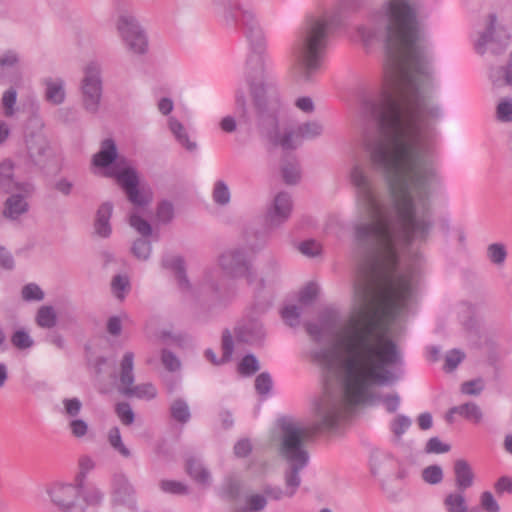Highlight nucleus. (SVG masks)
<instances>
[{
    "mask_svg": "<svg viewBox=\"0 0 512 512\" xmlns=\"http://www.w3.org/2000/svg\"><path fill=\"white\" fill-rule=\"evenodd\" d=\"M419 10V0H388L383 31L357 28L365 45L383 42L389 86L364 94L360 103V115L377 127L365 136L364 148L373 168L385 177L389 199L380 198L363 162L354 161L347 174L358 209L353 223L357 268L354 305L334 341L344 352L346 367L358 368L361 379H380L383 364L403 363L387 326L412 301L416 272L398 269L399 251L427 242L434 228L431 198L443 186L430 145L443 112L425 95L435 87V77Z\"/></svg>",
    "mask_w": 512,
    "mask_h": 512,
    "instance_id": "obj_1",
    "label": "nucleus"
},
{
    "mask_svg": "<svg viewBox=\"0 0 512 512\" xmlns=\"http://www.w3.org/2000/svg\"><path fill=\"white\" fill-rule=\"evenodd\" d=\"M346 357L340 345L334 341L328 348H321L313 353V360L325 374L323 395L315 402L314 420L309 426L290 417L277 420V434L274 440L278 443L280 455L287 461L289 469L285 473L286 490L280 487L266 486L264 496L280 500L283 496L292 497L301 483L299 472L308 464L309 455L304 443L318 432L330 431L350 415L358 404H374L373 392L376 386L391 385L402 375L400 367L403 363L383 364L380 375H392L393 379L362 380L358 368H347Z\"/></svg>",
    "mask_w": 512,
    "mask_h": 512,
    "instance_id": "obj_2",
    "label": "nucleus"
},
{
    "mask_svg": "<svg viewBox=\"0 0 512 512\" xmlns=\"http://www.w3.org/2000/svg\"><path fill=\"white\" fill-rule=\"evenodd\" d=\"M340 24L337 14L307 18L294 44L295 73L301 81L310 82L319 73L331 30Z\"/></svg>",
    "mask_w": 512,
    "mask_h": 512,
    "instance_id": "obj_3",
    "label": "nucleus"
},
{
    "mask_svg": "<svg viewBox=\"0 0 512 512\" xmlns=\"http://www.w3.org/2000/svg\"><path fill=\"white\" fill-rule=\"evenodd\" d=\"M213 6L225 26L237 28L239 23L242 24L252 50L246 67L255 68L260 73L265 66L266 38L252 7L241 0H213Z\"/></svg>",
    "mask_w": 512,
    "mask_h": 512,
    "instance_id": "obj_4",
    "label": "nucleus"
},
{
    "mask_svg": "<svg viewBox=\"0 0 512 512\" xmlns=\"http://www.w3.org/2000/svg\"><path fill=\"white\" fill-rule=\"evenodd\" d=\"M223 274L232 278L244 277L251 285L256 280L250 251L247 248L235 247L224 251L218 257V267L207 269L194 294L197 298L210 301L221 299Z\"/></svg>",
    "mask_w": 512,
    "mask_h": 512,
    "instance_id": "obj_5",
    "label": "nucleus"
},
{
    "mask_svg": "<svg viewBox=\"0 0 512 512\" xmlns=\"http://www.w3.org/2000/svg\"><path fill=\"white\" fill-rule=\"evenodd\" d=\"M246 80L256 112L260 116L269 114L274 123L272 112L278 105V93L275 86L265 79V66L260 73H257L255 68L246 67Z\"/></svg>",
    "mask_w": 512,
    "mask_h": 512,
    "instance_id": "obj_6",
    "label": "nucleus"
},
{
    "mask_svg": "<svg viewBox=\"0 0 512 512\" xmlns=\"http://www.w3.org/2000/svg\"><path fill=\"white\" fill-rule=\"evenodd\" d=\"M81 104L90 113H98L103 96L102 65L97 60L88 61L82 68L79 83Z\"/></svg>",
    "mask_w": 512,
    "mask_h": 512,
    "instance_id": "obj_7",
    "label": "nucleus"
},
{
    "mask_svg": "<svg viewBox=\"0 0 512 512\" xmlns=\"http://www.w3.org/2000/svg\"><path fill=\"white\" fill-rule=\"evenodd\" d=\"M115 178L118 185L124 190L128 200L134 205L133 211H142L152 201V192L149 188L139 186V175L131 165H117L107 172Z\"/></svg>",
    "mask_w": 512,
    "mask_h": 512,
    "instance_id": "obj_8",
    "label": "nucleus"
},
{
    "mask_svg": "<svg viewBox=\"0 0 512 512\" xmlns=\"http://www.w3.org/2000/svg\"><path fill=\"white\" fill-rule=\"evenodd\" d=\"M511 39V33L503 21L496 14L490 13L484 20V28L479 32L474 46L479 54H484L488 50L500 54L507 49Z\"/></svg>",
    "mask_w": 512,
    "mask_h": 512,
    "instance_id": "obj_9",
    "label": "nucleus"
},
{
    "mask_svg": "<svg viewBox=\"0 0 512 512\" xmlns=\"http://www.w3.org/2000/svg\"><path fill=\"white\" fill-rule=\"evenodd\" d=\"M115 27L128 52L138 56L145 55L148 52L149 41L147 33L133 15L128 13L119 14Z\"/></svg>",
    "mask_w": 512,
    "mask_h": 512,
    "instance_id": "obj_10",
    "label": "nucleus"
},
{
    "mask_svg": "<svg viewBox=\"0 0 512 512\" xmlns=\"http://www.w3.org/2000/svg\"><path fill=\"white\" fill-rule=\"evenodd\" d=\"M323 125L319 121H308L298 125L296 128L280 129L275 127L269 134L270 140L281 146L283 149H295L303 140H313L323 133Z\"/></svg>",
    "mask_w": 512,
    "mask_h": 512,
    "instance_id": "obj_11",
    "label": "nucleus"
},
{
    "mask_svg": "<svg viewBox=\"0 0 512 512\" xmlns=\"http://www.w3.org/2000/svg\"><path fill=\"white\" fill-rule=\"evenodd\" d=\"M82 480L80 482H55L49 485L46 493L50 502L59 512H85V505L81 500Z\"/></svg>",
    "mask_w": 512,
    "mask_h": 512,
    "instance_id": "obj_12",
    "label": "nucleus"
},
{
    "mask_svg": "<svg viewBox=\"0 0 512 512\" xmlns=\"http://www.w3.org/2000/svg\"><path fill=\"white\" fill-rule=\"evenodd\" d=\"M33 193L11 192L3 203L2 216L10 222L20 223L30 210L28 198Z\"/></svg>",
    "mask_w": 512,
    "mask_h": 512,
    "instance_id": "obj_13",
    "label": "nucleus"
},
{
    "mask_svg": "<svg viewBox=\"0 0 512 512\" xmlns=\"http://www.w3.org/2000/svg\"><path fill=\"white\" fill-rule=\"evenodd\" d=\"M292 212L291 196L286 192L278 193L266 213V224L269 228H278L285 223Z\"/></svg>",
    "mask_w": 512,
    "mask_h": 512,
    "instance_id": "obj_14",
    "label": "nucleus"
},
{
    "mask_svg": "<svg viewBox=\"0 0 512 512\" xmlns=\"http://www.w3.org/2000/svg\"><path fill=\"white\" fill-rule=\"evenodd\" d=\"M43 126L41 121H36V129L28 130L25 134L26 152L33 163H37L49 149V142L43 133Z\"/></svg>",
    "mask_w": 512,
    "mask_h": 512,
    "instance_id": "obj_15",
    "label": "nucleus"
},
{
    "mask_svg": "<svg viewBox=\"0 0 512 512\" xmlns=\"http://www.w3.org/2000/svg\"><path fill=\"white\" fill-rule=\"evenodd\" d=\"M14 168L15 164L10 159H4L0 162V190L5 193L13 191L33 193L34 186L30 182L16 180Z\"/></svg>",
    "mask_w": 512,
    "mask_h": 512,
    "instance_id": "obj_16",
    "label": "nucleus"
},
{
    "mask_svg": "<svg viewBox=\"0 0 512 512\" xmlns=\"http://www.w3.org/2000/svg\"><path fill=\"white\" fill-rule=\"evenodd\" d=\"M92 164L103 169V175L109 177L107 172L117 165H129L126 161L117 160V148L113 140L106 139L101 143L100 150L94 154Z\"/></svg>",
    "mask_w": 512,
    "mask_h": 512,
    "instance_id": "obj_17",
    "label": "nucleus"
},
{
    "mask_svg": "<svg viewBox=\"0 0 512 512\" xmlns=\"http://www.w3.org/2000/svg\"><path fill=\"white\" fill-rule=\"evenodd\" d=\"M21 56L16 50H6L0 55V80L8 76V71L12 74L9 81L15 85L20 84L22 73L20 71Z\"/></svg>",
    "mask_w": 512,
    "mask_h": 512,
    "instance_id": "obj_18",
    "label": "nucleus"
},
{
    "mask_svg": "<svg viewBox=\"0 0 512 512\" xmlns=\"http://www.w3.org/2000/svg\"><path fill=\"white\" fill-rule=\"evenodd\" d=\"M163 268L171 270L177 279L178 286L182 291H190L192 286L187 278L184 259L179 255H166L162 258Z\"/></svg>",
    "mask_w": 512,
    "mask_h": 512,
    "instance_id": "obj_19",
    "label": "nucleus"
},
{
    "mask_svg": "<svg viewBox=\"0 0 512 512\" xmlns=\"http://www.w3.org/2000/svg\"><path fill=\"white\" fill-rule=\"evenodd\" d=\"M134 354L131 351L125 352L120 362L119 372V385L118 391L124 395L125 391L128 390L134 384Z\"/></svg>",
    "mask_w": 512,
    "mask_h": 512,
    "instance_id": "obj_20",
    "label": "nucleus"
},
{
    "mask_svg": "<svg viewBox=\"0 0 512 512\" xmlns=\"http://www.w3.org/2000/svg\"><path fill=\"white\" fill-rule=\"evenodd\" d=\"M455 485L457 490L466 491L474 484V472L470 464L464 459H458L454 463Z\"/></svg>",
    "mask_w": 512,
    "mask_h": 512,
    "instance_id": "obj_21",
    "label": "nucleus"
},
{
    "mask_svg": "<svg viewBox=\"0 0 512 512\" xmlns=\"http://www.w3.org/2000/svg\"><path fill=\"white\" fill-rule=\"evenodd\" d=\"M44 85L46 101L53 105H61L65 101V81L62 78H46Z\"/></svg>",
    "mask_w": 512,
    "mask_h": 512,
    "instance_id": "obj_22",
    "label": "nucleus"
},
{
    "mask_svg": "<svg viewBox=\"0 0 512 512\" xmlns=\"http://www.w3.org/2000/svg\"><path fill=\"white\" fill-rule=\"evenodd\" d=\"M239 340L247 343L259 341L264 336L263 325L256 319H252L236 330Z\"/></svg>",
    "mask_w": 512,
    "mask_h": 512,
    "instance_id": "obj_23",
    "label": "nucleus"
},
{
    "mask_svg": "<svg viewBox=\"0 0 512 512\" xmlns=\"http://www.w3.org/2000/svg\"><path fill=\"white\" fill-rule=\"evenodd\" d=\"M113 206L109 202L103 203L96 213L95 231L101 237H108L111 233L109 220L112 215Z\"/></svg>",
    "mask_w": 512,
    "mask_h": 512,
    "instance_id": "obj_24",
    "label": "nucleus"
},
{
    "mask_svg": "<svg viewBox=\"0 0 512 512\" xmlns=\"http://www.w3.org/2000/svg\"><path fill=\"white\" fill-rule=\"evenodd\" d=\"M489 78L494 87L512 86V52L505 66L491 69Z\"/></svg>",
    "mask_w": 512,
    "mask_h": 512,
    "instance_id": "obj_25",
    "label": "nucleus"
},
{
    "mask_svg": "<svg viewBox=\"0 0 512 512\" xmlns=\"http://www.w3.org/2000/svg\"><path fill=\"white\" fill-rule=\"evenodd\" d=\"M446 512H468V501L465 491L455 490L447 493L443 499Z\"/></svg>",
    "mask_w": 512,
    "mask_h": 512,
    "instance_id": "obj_26",
    "label": "nucleus"
},
{
    "mask_svg": "<svg viewBox=\"0 0 512 512\" xmlns=\"http://www.w3.org/2000/svg\"><path fill=\"white\" fill-rule=\"evenodd\" d=\"M233 353V340L230 332L225 330L222 334V357L218 360L211 349L205 351L206 358L213 364L219 365L230 360Z\"/></svg>",
    "mask_w": 512,
    "mask_h": 512,
    "instance_id": "obj_27",
    "label": "nucleus"
},
{
    "mask_svg": "<svg viewBox=\"0 0 512 512\" xmlns=\"http://www.w3.org/2000/svg\"><path fill=\"white\" fill-rule=\"evenodd\" d=\"M168 126L179 144L189 151H193L196 148V143L189 140L184 126L176 118L170 117L168 119Z\"/></svg>",
    "mask_w": 512,
    "mask_h": 512,
    "instance_id": "obj_28",
    "label": "nucleus"
},
{
    "mask_svg": "<svg viewBox=\"0 0 512 512\" xmlns=\"http://www.w3.org/2000/svg\"><path fill=\"white\" fill-rule=\"evenodd\" d=\"M187 473L199 484L208 485L211 480L209 471L195 458L187 460Z\"/></svg>",
    "mask_w": 512,
    "mask_h": 512,
    "instance_id": "obj_29",
    "label": "nucleus"
},
{
    "mask_svg": "<svg viewBox=\"0 0 512 512\" xmlns=\"http://www.w3.org/2000/svg\"><path fill=\"white\" fill-rule=\"evenodd\" d=\"M104 499V493L94 484L84 485L82 482L81 488V500L83 504L90 506H97L102 503Z\"/></svg>",
    "mask_w": 512,
    "mask_h": 512,
    "instance_id": "obj_30",
    "label": "nucleus"
},
{
    "mask_svg": "<svg viewBox=\"0 0 512 512\" xmlns=\"http://www.w3.org/2000/svg\"><path fill=\"white\" fill-rule=\"evenodd\" d=\"M451 413H456L465 419L474 423H479L482 420L483 414L478 405L475 403H465L451 408Z\"/></svg>",
    "mask_w": 512,
    "mask_h": 512,
    "instance_id": "obj_31",
    "label": "nucleus"
},
{
    "mask_svg": "<svg viewBox=\"0 0 512 512\" xmlns=\"http://www.w3.org/2000/svg\"><path fill=\"white\" fill-rule=\"evenodd\" d=\"M157 395V390L151 383H143L139 385H132L128 390L125 391L124 396L136 397L139 399L151 400Z\"/></svg>",
    "mask_w": 512,
    "mask_h": 512,
    "instance_id": "obj_32",
    "label": "nucleus"
},
{
    "mask_svg": "<svg viewBox=\"0 0 512 512\" xmlns=\"http://www.w3.org/2000/svg\"><path fill=\"white\" fill-rule=\"evenodd\" d=\"M488 260L497 267H502L507 258V249L503 243H492L487 247Z\"/></svg>",
    "mask_w": 512,
    "mask_h": 512,
    "instance_id": "obj_33",
    "label": "nucleus"
},
{
    "mask_svg": "<svg viewBox=\"0 0 512 512\" xmlns=\"http://www.w3.org/2000/svg\"><path fill=\"white\" fill-rule=\"evenodd\" d=\"M36 323L41 328L50 329L56 325V313L52 306H41L36 314Z\"/></svg>",
    "mask_w": 512,
    "mask_h": 512,
    "instance_id": "obj_34",
    "label": "nucleus"
},
{
    "mask_svg": "<svg viewBox=\"0 0 512 512\" xmlns=\"http://www.w3.org/2000/svg\"><path fill=\"white\" fill-rule=\"evenodd\" d=\"M212 199L217 205L220 206H226L230 203L231 193L225 181L217 180L214 183Z\"/></svg>",
    "mask_w": 512,
    "mask_h": 512,
    "instance_id": "obj_35",
    "label": "nucleus"
},
{
    "mask_svg": "<svg viewBox=\"0 0 512 512\" xmlns=\"http://www.w3.org/2000/svg\"><path fill=\"white\" fill-rule=\"evenodd\" d=\"M245 506L238 508L236 512H256L263 510L267 505V499L264 495L253 493L246 497Z\"/></svg>",
    "mask_w": 512,
    "mask_h": 512,
    "instance_id": "obj_36",
    "label": "nucleus"
},
{
    "mask_svg": "<svg viewBox=\"0 0 512 512\" xmlns=\"http://www.w3.org/2000/svg\"><path fill=\"white\" fill-rule=\"evenodd\" d=\"M17 101V91L14 87H10L4 91L1 104L3 107V114L5 117H13L15 115V105Z\"/></svg>",
    "mask_w": 512,
    "mask_h": 512,
    "instance_id": "obj_37",
    "label": "nucleus"
},
{
    "mask_svg": "<svg viewBox=\"0 0 512 512\" xmlns=\"http://www.w3.org/2000/svg\"><path fill=\"white\" fill-rule=\"evenodd\" d=\"M108 442L111 447L125 458L130 457V450L124 445L118 427H112L108 432Z\"/></svg>",
    "mask_w": 512,
    "mask_h": 512,
    "instance_id": "obj_38",
    "label": "nucleus"
},
{
    "mask_svg": "<svg viewBox=\"0 0 512 512\" xmlns=\"http://www.w3.org/2000/svg\"><path fill=\"white\" fill-rule=\"evenodd\" d=\"M171 416L174 420L186 423L190 419V410L188 404L182 399L173 401L170 407Z\"/></svg>",
    "mask_w": 512,
    "mask_h": 512,
    "instance_id": "obj_39",
    "label": "nucleus"
},
{
    "mask_svg": "<svg viewBox=\"0 0 512 512\" xmlns=\"http://www.w3.org/2000/svg\"><path fill=\"white\" fill-rule=\"evenodd\" d=\"M132 254L141 261H146L149 259L152 246L149 240L145 238H139L135 240L131 247Z\"/></svg>",
    "mask_w": 512,
    "mask_h": 512,
    "instance_id": "obj_40",
    "label": "nucleus"
},
{
    "mask_svg": "<svg viewBox=\"0 0 512 512\" xmlns=\"http://www.w3.org/2000/svg\"><path fill=\"white\" fill-rule=\"evenodd\" d=\"M496 118L499 122H512V98H502L496 106Z\"/></svg>",
    "mask_w": 512,
    "mask_h": 512,
    "instance_id": "obj_41",
    "label": "nucleus"
},
{
    "mask_svg": "<svg viewBox=\"0 0 512 512\" xmlns=\"http://www.w3.org/2000/svg\"><path fill=\"white\" fill-rule=\"evenodd\" d=\"M140 211H132L129 216V224L143 237L151 235V225L143 219L138 213Z\"/></svg>",
    "mask_w": 512,
    "mask_h": 512,
    "instance_id": "obj_42",
    "label": "nucleus"
},
{
    "mask_svg": "<svg viewBox=\"0 0 512 512\" xmlns=\"http://www.w3.org/2000/svg\"><path fill=\"white\" fill-rule=\"evenodd\" d=\"M282 177L287 184H295L300 179V169L297 161H287L282 165Z\"/></svg>",
    "mask_w": 512,
    "mask_h": 512,
    "instance_id": "obj_43",
    "label": "nucleus"
},
{
    "mask_svg": "<svg viewBox=\"0 0 512 512\" xmlns=\"http://www.w3.org/2000/svg\"><path fill=\"white\" fill-rule=\"evenodd\" d=\"M113 489L115 494L120 498L130 496L134 492L133 487L124 475H116L114 477Z\"/></svg>",
    "mask_w": 512,
    "mask_h": 512,
    "instance_id": "obj_44",
    "label": "nucleus"
},
{
    "mask_svg": "<svg viewBox=\"0 0 512 512\" xmlns=\"http://www.w3.org/2000/svg\"><path fill=\"white\" fill-rule=\"evenodd\" d=\"M111 288L113 294L118 299L122 300L125 297V294L129 291V279L126 276L117 275L111 282Z\"/></svg>",
    "mask_w": 512,
    "mask_h": 512,
    "instance_id": "obj_45",
    "label": "nucleus"
},
{
    "mask_svg": "<svg viewBox=\"0 0 512 512\" xmlns=\"http://www.w3.org/2000/svg\"><path fill=\"white\" fill-rule=\"evenodd\" d=\"M301 311L296 305H287L281 311V316L286 324L291 327L299 325Z\"/></svg>",
    "mask_w": 512,
    "mask_h": 512,
    "instance_id": "obj_46",
    "label": "nucleus"
},
{
    "mask_svg": "<svg viewBox=\"0 0 512 512\" xmlns=\"http://www.w3.org/2000/svg\"><path fill=\"white\" fill-rule=\"evenodd\" d=\"M479 504L485 512H500V505L490 491L480 494Z\"/></svg>",
    "mask_w": 512,
    "mask_h": 512,
    "instance_id": "obj_47",
    "label": "nucleus"
},
{
    "mask_svg": "<svg viewBox=\"0 0 512 512\" xmlns=\"http://www.w3.org/2000/svg\"><path fill=\"white\" fill-rule=\"evenodd\" d=\"M11 343L18 349H28L33 346L34 341L25 330L19 329L12 335Z\"/></svg>",
    "mask_w": 512,
    "mask_h": 512,
    "instance_id": "obj_48",
    "label": "nucleus"
},
{
    "mask_svg": "<svg viewBox=\"0 0 512 512\" xmlns=\"http://www.w3.org/2000/svg\"><path fill=\"white\" fill-rule=\"evenodd\" d=\"M68 428L71 435L77 439L85 437L89 432L88 423L79 418H75L69 421Z\"/></svg>",
    "mask_w": 512,
    "mask_h": 512,
    "instance_id": "obj_49",
    "label": "nucleus"
},
{
    "mask_svg": "<svg viewBox=\"0 0 512 512\" xmlns=\"http://www.w3.org/2000/svg\"><path fill=\"white\" fill-rule=\"evenodd\" d=\"M22 298L25 301H41L44 299V292L35 283H29L22 288Z\"/></svg>",
    "mask_w": 512,
    "mask_h": 512,
    "instance_id": "obj_50",
    "label": "nucleus"
},
{
    "mask_svg": "<svg viewBox=\"0 0 512 512\" xmlns=\"http://www.w3.org/2000/svg\"><path fill=\"white\" fill-rule=\"evenodd\" d=\"M410 425V418L404 415H398L391 422L390 428L393 434L399 439L408 430Z\"/></svg>",
    "mask_w": 512,
    "mask_h": 512,
    "instance_id": "obj_51",
    "label": "nucleus"
},
{
    "mask_svg": "<svg viewBox=\"0 0 512 512\" xmlns=\"http://www.w3.org/2000/svg\"><path fill=\"white\" fill-rule=\"evenodd\" d=\"M259 370L258 360L253 355H246L239 363L238 371L242 375H252Z\"/></svg>",
    "mask_w": 512,
    "mask_h": 512,
    "instance_id": "obj_52",
    "label": "nucleus"
},
{
    "mask_svg": "<svg viewBox=\"0 0 512 512\" xmlns=\"http://www.w3.org/2000/svg\"><path fill=\"white\" fill-rule=\"evenodd\" d=\"M115 412L124 425H131L134 422V412L131 406L126 402H121L116 405Z\"/></svg>",
    "mask_w": 512,
    "mask_h": 512,
    "instance_id": "obj_53",
    "label": "nucleus"
},
{
    "mask_svg": "<svg viewBox=\"0 0 512 512\" xmlns=\"http://www.w3.org/2000/svg\"><path fill=\"white\" fill-rule=\"evenodd\" d=\"M422 477L429 484H438L443 479V472L440 466L431 465L423 470Z\"/></svg>",
    "mask_w": 512,
    "mask_h": 512,
    "instance_id": "obj_54",
    "label": "nucleus"
},
{
    "mask_svg": "<svg viewBox=\"0 0 512 512\" xmlns=\"http://www.w3.org/2000/svg\"><path fill=\"white\" fill-rule=\"evenodd\" d=\"M298 250L307 257H316L320 255L322 247L315 240H305L299 244Z\"/></svg>",
    "mask_w": 512,
    "mask_h": 512,
    "instance_id": "obj_55",
    "label": "nucleus"
},
{
    "mask_svg": "<svg viewBox=\"0 0 512 512\" xmlns=\"http://www.w3.org/2000/svg\"><path fill=\"white\" fill-rule=\"evenodd\" d=\"M465 355L462 351L454 349L447 353L445 357L444 369L448 372L453 371L464 359Z\"/></svg>",
    "mask_w": 512,
    "mask_h": 512,
    "instance_id": "obj_56",
    "label": "nucleus"
},
{
    "mask_svg": "<svg viewBox=\"0 0 512 512\" xmlns=\"http://www.w3.org/2000/svg\"><path fill=\"white\" fill-rule=\"evenodd\" d=\"M95 468V461L87 455H83L79 459V474L76 482H84L86 475Z\"/></svg>",
    "mask_w": 512,
    "mask_h": 512,
    "instance_id": "obj_57",
    "label": "nucleus"
},
{
    "mask_svg": "<svg viewBox=\"0 0 512 512\" xmlns=\"http://www.w3.org/2000/svg\"><path fill=\"white\" fill-rule=\"evenodd\" d=\"M64 413L66 416L77 417L82 409V403L78 398H65L63 400Z\"/></svg>",
    "mask_w": 512,
    "mask_h": 512,
    "instance_id": "obj_58",
    "label": "nucleus"
},
{
    "mask_svg": "<svg viewBox=\"0 0 512 512\" xmlns=\"http://www.w3.org/2000/svg\"><path fill=\"white\" fill-rule=\"evenodd\" d=\"M160 487L162 491L171 494H186L187 486L182 482L173 481V480H162L160 482Z\"/></svg>",
    "mask_w": 512,
    "mask_h": 512,
    "instance_id": "obj_59",
    "label": "nucleus"
},
{
    "mask_svg": "<svg viewBox=\"0 0 512 512\" xmlns=\"http://www.w3.org/2000/svg\"><path fill=\"white\" fill-rule=\"evenodd\" d=\"M256 391L261 395H267L272 388V379L268 373H261L255 380Z\"/></svg>",
    "mask_w": 512,
    "mask_h": 512,
    "instance_id": "obj_60",
    "label": "nucleus"
},
{
    "mask_svg": "<svg viewBox=\"0 0 512 512\" xmlns=\"http://www.w3.org/2000/svg\"><path fill=\"white\" fill-rule=\"evenodd\" d=\"M317 292H318L317 285L314 283H309L300 291L299 301L302 304L307 305L314 300V298L317 295Z\"/></svg>",
    "mask_w": 512,
    "mask_h": 512,
    "instance_id": "obj_61",
    "label": "nucleus"
},
{
    "mask_svg": "<svg viewBox=\"0 0 512 512\" xmlns=\"http://www.w3.org/2000/svg\"><path fill=\"white\" fill-rule=\"evenodd\" d=\"M174 210L171 203L164 201L159 204L157 208V217L163 222L167 223L173 218Z\"/></svg>",
    "mask_w": 512,
    "mask_h": 512,
    "instance_id": "obj_62",
    "label": "nucleus"
},
{
    "mask_svg": "<svg viewBox=\"0 0 512 512\" xmlns=\"http://www.w3.org/2000/svg\"><path fill=\"white\" fill-rule=\"evenodd\" d=\"M494 489L499 496L503 495L504 493L511 494L512 493V478H510L508 476L500 477L494 484Z\"/></svg>",
    "mask_w": 512,
    "mask_h": 512,
    "instance_id": "obj_63",
    "label": "nucleus"
},
{
    "mask_svg": "<svg viewBox=\"0 0 512 512\" xmlns=\"http://www.w3.org/2000/svg\"><path fill=\"white\" fill-rule=\"evenodd\" d=\"M449 450L450 446L441 442L437 437L429 439L426 445V451L429 453H445Z\"/></svg>",
    "mask_w": 512,
    "mask_h": 512,
    "instance_id": "obj_64",
    "label": "nucleus"
}]
</instances>
